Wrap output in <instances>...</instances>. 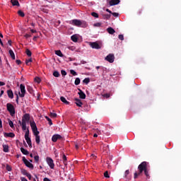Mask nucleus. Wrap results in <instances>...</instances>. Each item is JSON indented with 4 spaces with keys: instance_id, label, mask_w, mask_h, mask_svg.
I'll list each match as a JSON object with an SVG mask.
<instances>
[{
    "instance_id": "obj_11",
    "label": "nucleus",
    "mask_w": 181,
    "mask_h": 181,
    "mask_svg": "<svg viewBox=\"0 0 181 181\" xmlns=\"http://www.w3.org/2000/svg\"><path fill=\"white\" fill-rule=\"evenodd\" d=\"M78 91L79 98H81V100H86V93H84V92L81 90V89H78Z\"/></svg>"
},
{
    "instance_id": "obj_62",
    "label": "nucleus",
    "mask_w": 181,
    "mask_h": 181,
    "mask_svg": "<svg viewBox=\"0 0 181 181\" xmlns=\"http://www.w3.org/2000/svg\"><path fill=\"white\" fill-rule=\"evenodd\" d=\"M2 86H5V83L0 81V87H2Z\"/></svg>"
},
{
    "instance_id": "obj_48",
    "label": "nucleus",
    "mask_w": 181,
    "mask_h": 181,
    "mask_svg": "<svg viewBox=\"0 0 181 181\" xmlns=\"http://www.w3.org/2000/svg\"><path fill=\"white\" fill-rule=\"evenodd\" d=\"M16 103L17 104H19V95H18V93H16Z\"/></svg>"
},
{
    "instance_id": "obj_3",
    "label": "nucleus",
    "mask_w": 181,
    "mask_h": 181,
    "mask_svg": "<svg viewBox=\"0 0 181 181\" xmlns=\"http://www.w3.org/2000/svg\"><path fill=\"white\" fill-rule=\"evenodd\" d=\"M138 169L139 173H137V175H139V176H141V175H142L144 170H145V161L142 162L141 164L139 165Z\"/></svg>"
},
{
    "instance_id": "obj_54",
    "label": "nucleus",
    "mask_w": 181,
    "mask_h": 181,
    "mask_svg": "<svg viewBox=\"0 0 181 181\" xmlns=\"http://www.w3.org/2000/svg\"><path fill=\"white\" fill-rule=\"evenodd\" d=\"M32 35H30V34H25V35H24V37L25 38V39H29V37H30Z\"/></svg>"
},
{
    "instance_id": "obj_51",
    "label": "nucleus",
    "mask_w": 181,
    "mask_h": 181,
    "mask_svg": "<svg viewBox=\"0 0 181 181\" xmlns=\"http://www.w3.org/2000/svg\"><path fill=\"white\" fill-rule=\"evenodd\" d=\"M84 110L85 111H90V107H88V105H85L84 106Z\"/></svg>"
},
{
    "instance_id": "obj_7",
    "label": "nucleus",
    "mask_w": 181,
    "mask_h": 181,
    "mask_svg": "<svg viewBox=\"0 0 181 181\" xmlns=\"http://www.w3.org/2000/svg\"><path fill=\"white\" fill-rule=\"evenodd\" d=\"M47 163L49 166L50 169H54V163L53 161V159L50 157H47Z\"/></svg>"
},
{
    "instance_id": "obj_26",
    "label": "nucleus",
    "mask_w": 181,
    "mask_h": 181,
    "mask_svg": "<svg viewBox=\"0 0 181 181\" xmlns=\"http://www.w3.org/2000/svg\"><path fill=\"white\" fill-rule=\"evenodd\" d=\"M55 54H57V56H59V57H63L64 56L63 53H62L61 50H56Z\"/></svg>"
},
{
    "instance_id": "obj_32",
    "label": "nucleus",
    "mask_w": 181,
    "mask_h": 181,
    "mask_svg": "<svg viewBox=\"0 0 181 181\" xmlns=\"http://www.w3.org/2000/svg\"><path fill=\"white\" fill-rule=\"evenodd\" d=\"M35 142L37 145L40 144V136H35Z\"/></svg>"
},
{
    "instance_id": "obj_29",
    "label": "nucleus",
    "mask_w": 181,
    "mask_h": 181,
    "mask_svg": "<svg viewBox=\"0 0 181 181\" xmlns=\"http://www.w3.org/2000/svg\"><path fill=\"white\" fill-rule=\"evenodd\" d=\"M103 19H110L111 18V14H103Z\"/></svg>"
},
{
    "instance_id": "obj_2",
    "label": "nucleus",
    "mask_w": 181,
    "mask_h": 181,
    "mask_svg": "<svg viewBox=\"0 0 181 181\" xmlns=\"http://www.w3.org/2000/svg\"><path fill=\"white\" fill-rule=\"evenodd\" d=\"M6 108H7V111H8L11 117H13L16 113V112L15 111V107L11 103H7Z\"/></svg>"
},
{
    "instance_id": "obj_63",
    "label": "nucleus",
    "mask_w": 181,
    "mask_h": 181,
    "mask_svg": "<svg viewBox=\"0 0 181 181\" xmlns=\"http://www.w3.org/2000/svg\"><path fill=\"white\" fill-rule=\"evenodd\" d=\"M106 12H108L110 14L112 13V11H111V10H110L108 8L106 9Z\"/></svg>"
},
{
    "instance_id": "obj_31",
    "label": "nucleus",
    "mask_w": 181,
    "mask_h": 181,
    "mask_svg": "<svg viewBox=\"0 0 181 181\" xmlns=\"http://www.w3.org/2000/svg\"><path fill=\"white\" fill-rule=\"evenodd\" d=\"M45 119H47V121H48L49 125H50V126L53 125V122H52V119H49V117H47V116H45Z\"/></svg>"
},
{
    "instance_id": "obj_33",
    "label": "nucleus",
    "mask_w": 181,
    "mask_h": 181,
    "mask_svg": "<svg viewBox=\"0 0 181 181\" xmlns=\"http://www.w3.org/2000/svg\"><path fill=\"white\" fill-rule=\"evenodd\" d=\"M8 125L12 129L15 128V126L13 125V122H12V120H11V119H8Z\"/></svg>"
},
{
    "instance_id": "obj_50",
    "label": "nucleus",
    "mask_w": 181,
    "mask_h": 181,
    "mask_svg": "<svg viewBox=\"0 0 181 181\" xmlns=\"http://www.w3.org/2000/svg\"><path fill=\"white\" fill-rule=\"evenodd\" d=\"M62 76H67V72L64 70L61 71Z\"/></svg>"
},
{
    "instance_id": "obj_36",
    "label": "nucleus",
    "mask_w": 181,
    "mask_h": 181,
    "mask_svg": "<svg viewBox=\"0 0 181 181\" xmlns=\"http://www.w3.org/2000/svg\"><path fill=\"white\" fill-rule=\"evenodd\" d=\"M25 53H26L27 56H28V57H30L32 56V52H30V51L29 50V49H27L25 50Z\"/></svg>"
},
{
    "instance_id": "obj_20",
    "label": "nucleus",
    "mask_w": 181,
    "mask_h": 181,
    "mask_svg": "<svg viewBox=\"0 0 181 181\" xmlns=\"http://www.w3.org/2000/svg\"><path fill=\"white\" fill-rule=\"evenodd\" d=\"M11 3L12 4L13 6H21V4L18 0H11Z\"/></svg>"
},
{
    "instance_id": "obj_61",
    "label": "nucleus",
    "mask_w": 181,
    "mask_h": 181,
    "mask_svg": "<svg viewBox=\"0 0 181 181\" xmlns=\"http://www.w3.org/2000/svg\"><path fill=\"white\" fill-rule=\"evenodd\" d=\"M43 181H52V180H50V179H49V178H47V177H45V178L43 179Z\"/></svg>"
},
{
    "instance_id": "obj_5",
    "label": "nucleus",
    "mask_w": 181,
    "mask_h": 181,
    "mask_svg": "<svg viewBox=\"0 0 181 181\" xmlns=\"http://www.w3.org/2000/svg\"><path fill=\"white\" fill-rule=\"evenodd\" d=\"M105 60L108 62L109 63H114V60H115V56L114 54H109L105 58Z\"/></svg>"
},
{
    "instance_id": "obj_4",
    "label": "nucleus",
    "mask_w": 181,
    "mask_h": 181,
    "mask_svg": "<svg viewBox=\"0 0 181 181\" xmlns=\"http://www.w3.org/2000/svg\"><path fill=\"white\" fill-rule=\"evenodd\" d=\"M20 89H21V92L18 93V95L21 98H23V97H25V94H26V90L25 89V85L21 84Z\"/></svg>"
},
{
    "instance_id": "obj_58",
    "label": "nucleus",
    "mask_w": 181,
    "mask_h": 181,
    "mask_svg": "<svg viewBox=\"0 0 181 181\" xmlns=\"http://www.w3.org/2000/svg\"><path fill=\"white\" fill-rule=\"evenodd\" d=\"M26 176L29 179V180H30V179H32V175H30V173H28Z\"/></svg>"
},
{
    "instance_id": "obj_19",
    "label": "nucleus",
    "mask_w": 181,
    "mask_h": 181,
    "mask_svg": "<svg viewBox=\"0 0 181 181\" xmlns=\"http://www.w3.org/2000/svg\"><path fill=\"white\" fill-rule=\"evenodd\" d=\"M7 95L8 98H11V100L13 98V92L12 90L9 89L7 90Z\"/></svg>"
},
{
    "instance_id": "obj_25",
    "label": "nucleus",
    "mask_w": 181,
    "mask_h": 181,
    "mask_svg": "<svg viewBox=\"0 0 181 181\" xmlns=\"http://www.w3.org/2000/svg\"><path fill=\"white\" fill-rule=\"evenodd\" d=\"M3 151H4V152H6V153L9 152V146H8L6 144H4L3 145Z\"/></svg>"
},
{
    "instance_id": "obj_35",
    "label": "nucleus",
    "mask_w": 181,
    "mask_h": 181,
    "mask_svg": "<svg viewBox=\"0 0 181 181\" xmlns=\"http://www.w3.org/2000/svg\"><path fill=\"white\" fill-rule=\"evenodd\" d=\"M80 81H81L80 78H76L74 82L75 86H78V84H80Z\"/></svg>"
},
{
    "instance_id": "obj_43",
    "label": "nucleus",
    "mask_w": 181,
    "mask_h": 181,
    "mask_svg": "<svg viewBox=\"0 0 181 181\" xmlns=\"http://www.w3.org/2000/svg\"><path fill=\"white\" fill-rule=\"evenodd\" d=\"M6 170H8V172H11V170H12V168L11 167V165H9L8 164L6 166Z\"/></svg>"
},
{
    "instance_id": "obj_44",
    "label": "nucleus",
    "mask_w": 181,
    "mask_h": 181,
    "mask_svg": "<svg viewBox=\"0 0 181 181\" xmlns=\"http://www.w3.org/2000/svg\"><path fill=\"white\" fill-rule=\"evenodd\" d=\"M70 73L71 74H72V76H77V72H76V71L71 69L70 70Z\"/></svg>"
},
{
    "instance_id": "obj_17",
    "label": "nucleus",
    "mask_w": 181,
    "mask_h": 181,
    "mask_svg": "<svg viewBox=\"0 0 181 181\" xmlns=\"http://www.w3.org/2000/svg\"><path fill=\"white\" fill-rule=\"evenodd\" d=\"M30 125L31 127L32 131L37 129V126H36V123L35 122V121H33V122L30 121Z\"/></svg>"
},
{
    "instance_id": "obj_40",
    "label": "nucleus",
    "mask_w": 181,
    "mask_h": 181,
    "mask_svg": "<svg viewBox=\"0 0 181 181\" xmlns=\"http://www.w3.org/2000/svg\"><path fill=\"white\" fill-rule=\"evenodd\" d=\"M21 173H23L24 175V176H27L29 174V173H28V171L26 170H24V169H23L21 170Z\"/></svg>"
},
{
    "instance_id": "obj_16",
    "label": "nucleus",
    "mask_w": 181,
    "mask_h": 181,
    "mask_svg": "<svg viewBox=\"0 0 181 181\" xmlns=\"http://www.w3.org/2000/svg\"><path fill=\"white\" fill-rule=\"evenodd\" d=\"M128 175H129V170H127L124 172V177L126 179V181H130L131 180V177L128 176Z\"/></svg>"
},
{
    "instance_id": "obj_23",
    "label": "nucleus",
    "mask_w": 181,
    "mask_h": 181,
    "mask_svg": "<svg viewBox=\"0 0 181 181\" xmlns=\"http://www.w3.org/2000/svg\"><path fill=\"white\" fill-rule=\"evenodd\" d=\"M60 100L62 103H64V104H66V105H69V104H70V103L69 101H67V100H66V98L61 96L60 97Z\"/></svg>"
},
{
    "instance_id": "obj_14",
    "label": "nucleus",
    "mask_w": 181,
    "mask_h": 181,
    "mask_svg": "<svg viewBox=\"0 0 181 181\" xmlns=\"http://www.w3.org/2000/svg\"><path fill=\"white\" fill-rule=\"evenodd\" d=\"M148 163L145 161V168L144 170V175H146V177H149V173L148 172Z\"/></svg>"
},
{
    "instance_id": "obj_27",
    "label": "nucleus",
    "mask_w": 181,
    "mask_h": 181,
    "mask_svg": "<svg viewBox=\"0 0 181 181\" xmlns=\"http://www.w3.org/2000/svg\"><path fill=\"white\" fill-rule=\"evenodd\" d=\"M21 152L23 155H28L29 154V151L28 150L23 148V147L21 148Z\"/></svg>"
},
{
    "instance_id": "obj_52",
    "label": "nucleus",
    "mask_w": 181,
    "mask_h": 181,
    "mask_svg": "<svg viewBox=\"0 0 181 181\" xmlns=\"http://www.w3.org/2000/svg\"><path fill=\"white\" fill-rule=\"evenodd\" d=\"M138 176H139L138 173H136V172L134 173V179H138Z\"/></svg>"
},
{
    "instance_id": "obj_22",
    "label": "nucleus",
    "mask_w": 181,
    "mask_h": 181,
    "mask_svg": "<svg viewBox=\"0 0 181 181\" xmlns=\"http://www.w3.org/2000/svg\"><path fill=\"white\" fill-rule=\"evenodd\" d=\"M107 32H108L110 35H114L115 33V30L111 27H109L107 28Z\"/></svg>"
},
{
    "instance_id": "obj_9",
    "label": "nucleus",
    "mask_w": 181,
    "mask_h": 181,
    "mask_svg": "<svg viewBox=\"0 0 181 181\" xmlns=\"http://www.w3.org/2000/svg\"><path fill=\"white\" fill-rule=\"evenodd\" d=\"M72 25H74V26L80 27L82 25V23L80 20L74 19L72 21Z\"/></svg>"
},
{
    "instance_id": "obj_6",
    "label": "nucleus",
    "mask_w": 181,
    "mask_h": 181,
    "mask_svg": "<svg viewBox=\"0 0 181 181\" xmlns=\"http://www.w3.org/2000/svg\"><path fill=\"white\" fill-rule=\"evenodd\" d=\"M23 162L25 163L27 168H29V169L33 170V164L30 163V162H29V160H28L25 157H23Z\"/></svg>"
},
{
    "instance_id": "obj_41",
    "label": "nucleus",
    "mask_w": 181,
    "mask_h": 181,
    "mask_svg": "<svg viewBox=\"0 0 181 181\" xmlns=\"http://www.w3.org/2000/svg\"><path fill=\"white\" fill-rule=\"evenodd\" d=\"M29 63H32V58L25 60V64L29 66Z\"/></svg>"
},
{
    "instance_id": "obj_28",
    "label": "nucleus",
    "mask_w": 181,
    "mask_h": 181,
    "mask_svg": "<svg viewBox=\"0 0 181 181\" xmlns=\"http://www.w3.org/2000/svg\"><path fill=\"white\" fill-rule=\"evenodd\" d=\"M8 52L11 59H13V60H15V53L13 52V51L12 49H10Z\"/></svg>"
},
{
    "instance_id": "obj_8",
    "label": "nucleus",
    "mask_w": 181,
    "mask_h": 181,
    "mask_svg": "<svg viewBox=\"0 0 181 181\" xmlns=\"http://www.w3.org/2000/svg\"><path fill=\"white\" fill-rule=\"evenodd\" d=\"M89 45L90 46V47H92V49H101V46H100V45L98 44L97 42H89Z\"/></svg>"
},
{
    "instance_id": "obj_53",
    "label": "nucleus",
    "mask_w": 181,
    "mask_h": 181,
    "mask_svg": "<svg viewBox=\"0 0 181 181\" xmlns=\"http://www.w3.org/2000/svg\"><path fill=\"white\" fill-rule=\"evenodd\" d=\"M118 37L119 40H124V35H119Z\"/></svg>"
},
{
    "instance_id": "obj_42",
    "label": "nucleus",
    "mask_w": 181,
    "mask_h": 181,
    "mask_svg": "<svg viewBox=\"0 0 181 181\" xmlns=\"http://www.w3.org/2000/svg\"><path fill=\"white\" fill-rule=\"evenodd\" d=\"M49 116L51 117V118H56L57 117V114L51 112Z\"/></svg>"
},
{
    "instance_id": "obj_45",
    "label": "nucleus",
    "mask_w": 181,
    "mask_h": 181,
    "mask_svg": "<svg viewBox=\"0 0 181 181\" xmlns=\"http://www.w3.org/2000/svg\"><path fill=\"white\" fill-rule=\"evenodd\" d=\"M93 26H94L95 28H100V27H101V23H94V24H93Z\"/></svg>"
},
{
    "instance_id": "obj_18",
    "label": "nucleus",
    "mask_w": 181,
    "mask_h": 181,
    "mask_svg": "<svg viewBox=\"0 0 181 181\" xmlns=\"http://www.w3.org/2000/svg\"><path fill=\"white\" fill-rule=\"evenodd\" d=\"M25 139L29 146V148H32V140L30 139V137H25Z\"/></svg>"
},
{
    "instance_id": "obj_15",
    "label": "nucleus",
    "mask_w": 181,
    "mask_h": 181,
    "mask_svg": "<svg viewBox=\"0 0 181 181\" xmlns=\"http://www.w3.org/2000/svg\"><path fill=\"white\" fill-rule=\"evenodd\" d=\"M74 101H75V104L77 105V107H82L83 102H81V100H80L78 98H75Z\"/></svg>"
},
{
    "instance_id": "obj_13",
    "label": "nucleus",
    "mask_w": 181,
    "mask_h": 181,
    "mask_svg": "<svg viewBox=\"0 0 181 181\" xmlns=\"http://www.w3.org/2000/svg\"><path fill=\"white\" fill-rule=\"evenodd\" d=\"M4 135L5 136V138H15V134H13V132H10V133H6L4 132Z\"/></svg>"
},
{
    "instance_id": "obj_30",
    "label": "nucleus",
    "mask_w": 181,
    "mask_h": 181,
    "mask_svg": "<svg viewBox=\"0 0 181 181\" xmlns=\"http://www.w3.org/2000/svg\"><path fill=\"white\" fill-rule=\"evenodd\" d=\"M18 13L19 16H21V18H25V13H23V11H22V10H19L18 11Z\"/></svg>"
},
{
    "instance_id": "obj_56",
    "label": "nucleus",
    "mask_w": 181,
    "mask_h": 181,
    "mask_svg": "<svg viewBox=\"0 0 181 181\" xmlns=\"http://www.w3.org/2000/svg\"><path fill=\"white\" fill-rule=\"evenodd\" d=\"M112 16H115V18H118V13H112H112H111Z\"/></svg>"
},
{
    "instance_id": "obj_60",
    "label": "nucleus",
    "mask_w": 181,
    "mask_h": 181,
    "mask_svg": "<svg viewBox=\"0 0 181 181\" xmlns=\"http://www.w3.org/2000/svg\"><path fill=\"white\" fill-rule=\"evenodd\" d=\"M104 97H105L106 98H110V94L109 93H105L104 95Z\"/></svg>"
},
{
    "instance_id": "obj_24",
    "label": "nucleus",
    "mask_w": 181,
    "mask_h": 181,
    "mask_svg": "<svg viewBox=\"0 0 181 181\" xmlns=\"http://www.w3.org/2000/svg\"><path fill=\"white\" fill-rule=\"evenodd\" d=\"M71 40H72V42H74L75 43L78 42V37H77L76 35H74L71 37Z\"/></svg>"
},
{
    "instance_id": "obj_12",
    "label": "nucleus",
    "mask_w": 181,
    "mask_h": 181,
    "mask_svg": "<svg viewBox=\"0 0 181 181\" xmlns=\"http://www.w3.org/2000/svg\"><path fill=\"white\" fill-rule=\"evenodd\" d=\"M57 139H62V136L59 134H54L52 137V142H57Z\"/></svg>"
},
{
    "instance_id": "obj_49",
    "label": "nucleus",
    "mask_w": 181,
    "mask_h": 181,
    "mask_svg": "<svg viewBox=\"0 0 181 181\" xmlns=\"http://www.w3.org/2000/svg\"><path fill=\"white\" fill-rule=\"evenodd\" d=\"M104 176L107 178H110V175L108 174V171H105L104 173Z\"/></svg>"
},
{
    "instance_id": "obj_47",
    "label": "nucleus",
    "mask_w": 181,
    "mask_h": 181,
    "mask_svg": "<svg viewBox=\"0 0 181 181\" xmlns=\"http://www.w3.org/2000/svg\"><path fill=\"white\" fill-rule=\"evenodd\" d=\"M29 136V128L27 129L25 134V138Z\"/></svg>"
},
{
    "instance_id": "obj_46",
    "label": "nucleus",
    "mask_w": 181,
    "mask_h": 181,
    "mask_svg": "<svg viewBox=\"0 0 181 181\" xmlns=\"http://www.w3.org/2000/svg\"><path fill=\"white\" fill-rule=\"evenodd\" d=\"M91 15L93 16V18H98V13L95 12H92Z\"/></svg>"
},
{
    "instance_id": "obj_55",
    "label": "nucleus",
    "mask_w": 181,
    "mask_h": 181,
    "mask_svg": "<svg viewBox=\"0 0 181 181\" xmlns=\"http://www.w3.org/2000/svg\"><path fill=\"white\" fill-rule=\"evenodd\" d=\"M34 159H35V162H39V156H35L34 157Z\"/></svg>"
},
{
    "instance_id": "obj_39",
    "label": "nucleus",
    "mask_w": 181,
    "mask_h": 181,
    "mask_svg": "<svg viewBox=\"0 0 181 181\" xmlns=\"http://www.w3.org/2000/svg\"><path fill=\"white\" fill-rule=\"evenodd\" d=\"M34 80H35V83H37L38 84L40 83V81H42L40 78H39L37 76H36Z\"/></svg>"
},
{
    "instance_id": "obj_64",
    "label": "nucleus",
    "mask_w": 181,
    "mask_h": 181,
    "mask_svg": "<svg viewBox=\"0 0 181 181\" xmlns=\"http://www.w3.org/2000/svg\"><path fill=\"white\" fill-rule=\"evenodd\" d=\"M21 181H28V180L25 177H21Z\"/></svg>"
},
{
    "instance_id": "obj_34",
    "label": "nucleus",
    "mask_w": 181,
    "mask_h": 181,
    "mask_svg": "<svg viewBox=\"0 0 181 181\" xmlns=\"http://www.w3.org/2000/svg\"><path fill=\"white\" fill-rule=\"evenodd\" d=\"M62 160H63V161H64V163L65 165H67V163H66V160H67V157L66 156L65 154H63V156H62Z\"/></svg>"
},
{
    "instance_id": "obj_1",
    "label": "nucleus",
    "mask_w": 181,
    "mask_h": 181,
    "mask_svg": "<svg viewBox=\"0 0 181 181\" xmlns=\"http://www.w3.org/2000/svg\"><path fill=\"white\" fill-rule=\"evenodd\" d=\"M30 121V115L29 113H25L22 117V129L23 131H26V124L29 123Z\"/></svg>"
},
{
    "instance_id": "obj_38",
    "label": "nucleus",
    "mask_w": 181,
    "mask_h": 181,
    "mask_svg": "<svg viewBox=\"0 0 181 181\" xmlns=\"http://www.w3.org/2000/svg\"><path fill=\"white\" fill-rule=\"evenodd\" d=\"M59 76H60V73H59V71H54V73H53L54 77H59Z\"/></svg>"
},
{
    "instance_id": "obj_10",
    "label": "nucleus",
    "mask_w": 181,
    "mask_h": 181,
    "mask_svg": "<svg viewBox=\"0 0 181 181\" xmlns=\"http://www.w3.org/2000/svg\"><path fill=\"white\" fill-rule=\"evenodd\" d=\"M121 1L119 0H110L109 1V6H114L115 5H118Z\"/></svg>"
},
{
    "instance_id": "obj_59",
    "label": "nucleus",
    "mask_w": 181,
    "mask_h": 181,
    "mask_svg": "<svg viewBox=\"0 0 181 181\" xmlns=\"http://www.w3.org/2000/svg\"><path fill=\"white\" fill-rule=\"evenodd\" d=\"M39 134H40L39 131H36V132H35L34 135H35V136H39Z\"/></svg>"
},
{
    "instance_id": "obj_57",
    "label": "nucleus",
    "mask_w": 181,
    "mask_h": 181,
    "mask_svg": "<svg viewBox=\"0 0 181 181\" xmlns=\"http://www.w3.org/2000/svg\"><path fill=\"white\" fill-rule=\"evenodd\" d=\"M16 64H22V61H21V59H17L16 61Z\"/></svg>"
},
{
    "instance_id": "obj_21",
    "label": "nucleus",
    "mask_w": 181,
    "mask_h": 181,
    "mask_svg": "<svg viewBox=\"0 0 181 181\" xmlns=\"http://www.w3.org/2000/svg\"><path fill=\"white\" fill-rule=\"evenodd\" d=\"M27 90H28V93H30V94H31L32 95H35V91L33 90V88H32L30 86H28Z\"/></svg>"
},
{
    "instance_id": "obj_37",
    "label": "nucleus",
    "mask_w": 181,
    "mask_h": 181,
    "mask_svg": "<svg viewBox=\"0 0 181 181\" xmlns=\"http://www.w3.org/2000/svg\"><path fill=\"white\" fill-rule=\"evenodd\" d=\"M83 83L84 84H88V83H90V78H86L85 79H83Z\"/></svg>"
}]
</instances>
